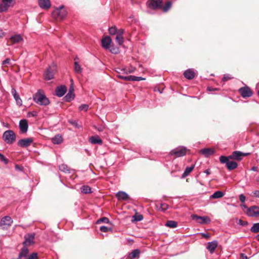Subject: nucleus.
I'll return each instance as SVG.
<instances>
[{
    "instance_id": "f257e3e1",
    "label": "nucleus",
    "mask_w": 259,
    "mask_h": 259,
    "mask_svg": "<svg viewBox=\"0 0 259 259\" xmlns=\"http://www.w3.org/2000/svg\"><path fill=\"white\" fill-rule=\"evenodd\" d=\"M33 99L36 103L41 106H47L50 103L49 99L40 90L34 95Z\"/></svg>"
},
{
    "instance_id": "f03ea898",
    "label": "nucleus",
    "mask_w": 259,
    "mask_h": 259,
    "mask_svg": "<svg viewBox=\"0 0 259 259\" xmlns=\"http://www.w3.org/2000/svg\"><path fill=\"white\" fill-rule=\"evenodd\" d=\"M3 140L8 144H13L16 139V136L12 130H7L3 135Z\"/></svg>"
},
{
    "instance_id": "7ed1b4c3",
    "label": "nucleus",
    "mask_w": 259,
    "mask_h": 259,
    "mask_svg": "<svg viewBox=\"0 0 259 259\" xmlns=\"http://www.w3.org/2000/svg\"><path fill=\"white\" fill-rule=\"evenodd\" d=\"M67 11L63 6L56 8L52 12V16L55 19H63L67 15Z\"/></svg>"
},
{
    "instance_id": "20e7f679",
    "label": "nucleus",
    "mask_w": 259,
    "mask_h": 259,
    "mask_svg": "<svg viewBox=\"0 0 259 259\" xmlns=\"http://www.w3.org/2000/svg\"><path fill=\"white\" fill-rule=\"evenodd\" d=\"M191 218L200 224H208L211 222L210 218L207 216L200 217L196 214H192Z\"/></svg>"
},
{
    "instance_id": "39448f33",
    "label": "nucleus",
    "mask_w": 259,
    "mask_h": 259,
    "mask_svg": "<svg viewBox=\"0 0 259 259\" xmlns=\"http://www.w3.org/2000/svg\"><path fill=\"white\" fill-rule=\"evenodd\" d=\"M187 149L185 147H178L171 150L170 152L171 155H175L177 157H182L186 155Z\"/></svg>"
},
{
    "instance_id": "423d86ee",
    "label": "nucleus",
    "mask_w": 259,
    "mask_h": 259,
    "mask_svg": "<svg viewBox=\"0 0 259 259\" xmlns=\"http://www.w3.org/2000/svg\"><path fill=\"white\" fill-rule=\"evenodd\" d=\"M56 70V66L55 65L53 64L49 66L45 74V79L49 80L53 78Z\"/></svg>"
},
{
    "instance_id": "0eeeda50",
    "label": "nucleus",
    "mask_w": 259,
    "mask_h": 259,
    "mask_svg": "<svg viewBox=\"0 0 259 259\" xmlns=\"http://www.w3.org/2000/svg\"><path fill=\"white\" fill-rule=\"evenodd\" d=\"M162 4V0H148L147 2V6L150 9L156 10L161 8Z\"/></svg>"
},
{
    "instance_id": "6e6552de",
    "label": "nucleus",
    "mask_w": 259,
    "mask_h": 259,
    "mask_svg": "<svg viewBox=\"0 0 259 259\" xmlns=\"http://www.w3.org/2000/svg\"><path fill=\"white\" fill-rule=\"evenodd\" d=\"M13 2L14 0H2V3H0V13L7 11L13 5Z\"/></svg>"
},
{
    "instance_id": "1a4fd4ad",
    "label": "nucleus",
    "mask_w": 259,
    "mask_h": 259,
    "mask_svg": "<svg viewBox=\"0 0 259 259\" xmlns=\"http://www.w3.org/2000/svg\"><path fill=\"white\" fill-rule=\"evenodd\" d=\"M238 92L241 96L244 98L250 97L252 95L251 90L248 87H244L240 88L238 90Z\"/></svg>"
},
{
    "instance_id": "9d476101",
    "label": "nucleus",
    "mask_w": 259,
    "mask_h": 259,
    "mask_svg": "<svg viewBox=\"0 0 259 259\" xmlns=\"http://www.w3.org/2000/svg\"><path fill=\"white\" fill-rule=\"evenodd\" d=\"M25 240L23 242V245L25 246H30L34 244V234H27L24 236Z\"/></svg>"
},
{
    "instance_id": "9b49d317",
    "label": "nucleus",
    "mask_w": 259,
    "mask_h": 259,
    "mask_svg": "<svg viewBox=\"0 0 259 259\" xmlns=\"http://www.w3.org/2000/svg\"><path fill=\"white\" fill-rule=\"evenodd\" d=\"M13 222L10 217L5 216L2 219L0 222V226L3 227V228H8L11 226Z\"/></svg>"
},
{
    "instance_id": "f8f14e48",
    "label": "nucleus",
    "mask_w": 259,
    "mask_h": 259,
    "mask_svg": "<svg viewBox=\"0 0 259 259\" xmlns=\"http://www.w3.org/2000/svg\"><path fill=\"white\" fill-rule=\"evenodd\" d=\"M247 214L251 217L259 216V207L256 206L250 207L247 209Z\"/></svg>"
},
{
    "instance_id": "ddd939ff",
    "label": "nucleus",
    "mask_w": 259,
    "mask_h": 259,
    "mask_svg": "<svg viewBox=\"0 0 259 259\" xmlns=\"http://www.w3.org/2000/svg\"><path fill=\"white\" fill-rule=\"evenodd\" d=\"M33 140L31 138H25L18 141L17 144L21 147H27L30 145Z\"/></svg>"
},
{
    "instance_id": "4468645a",
    "label": "nucleus",
    "mask_w": 259,
    "mask_h": 259,
    "mask_svg": "<svg viewBox=\"0 0 259 259\" xmlns=\"http://www.w3.org/2000/svg\"><path fill=\"white\" fill-rule=\"evenodd\" d=\"M23 41V38L20 34H16L11 36L10 37L9 41L11 45H13L16 44H19Z\"/></svg>"
},
{
    "instance_id": "2eb2a0df",
    "label": "nucleus",
    "mask_w": 259,
    "mask_h": 259,
    "mask_svg": "<svg viewBox=\"0 0 259 259\" xmlns=\"http://www.w3.org/2000/svg\"><path fill=\"white\" fill-rule=\"evenodd\" d=\"M28 125L27 120L22 119L19 122V128L21 133H26L28 130Z\"/></svg>"
},
{
    "instance_id": "dca6fc26",
    "label": "nucleus",
    "mask_w": 259,
    "mask_h": 259,
    "mask_svg": "<svg viewBox=\"0 0 259 259\" xmlns=\"http://www.w3.org/2000/svg\"><path fill=\"white\" fill-rule=\"evenodd\" d=\"M29 253V249L27 248V246H24L21 248L18 256L17 259H21L22 258H24V259H26L27 258Z\"/></svg>"
},
{
    "instance_id": "f3484780",
    "label": "nucleus",
    "mask_w": 259,
    "mask_h": 259,
    "mask_svg": "<svg viewBox=\"0 0 259 259\" xmlns=\"http://www.w3.org/2000/svg\"><path fill=\"white\" fill-rule=\"evenodd\" d=\"M116 196L119 200L127 201L130 199L128 195L123 191L118 192L116 194Z\"/></svg>"
},
{
    "instance_id": "a211bd4d",
    "label": "nucleus",
    "mask_w": 259,
    "mask_h": 259,
    "mask_svg": "<svg viewBox=\"0 0 259 259\" xmlns=\"http://www.w3.org/2000/svg\"><path fill=\"white\" fill-rule=\"evenodd\" d=\"M111 41L112 40L110 37L109 36H107L102 39V46L104 48L106 49H109Z\"/></svg>"
},
{
    "instance_id": "6ab92c4d",
    "label": "nucleus",
    "mask_w": 259,
    "mask_h": 259,
    "mask_svg": "<svg viewBox=\"0 0 259 259\" xmlns=\"http://www.w3.org/2000/svg\"><path fill=\"white\" fill-rule=\"evenodd\" d=\"M67 91V88L65 85L58 87L56 90V94L58 97L63 96Z\"/></svg>"
},
{
    "instance_id": "aec40b11",
    "label": "nucleus",
    "mask_w": 259,
    "mask_h": 259,
    "mask_svg": "<svg viewBox=\"0 0 259 259\" xmlns=\"http://www.w3.org/2000/svg\"><path fill=\"white\" fill-rule=\"evenodd\" d=\"M39 7L45 10L49 9L51 7L50 0H38Z\"/></svg>"
},
{
    "instance_id": "412c9836",
    "label": "nucleus",
    "mask_w": 259,
    "mask_h": 259,
    "mask_svg": "<svg viewBox=\"0 0 259 259\" xmlns=\"http://www.w3.org/2000/svg\"><path fill=\"white\" fill-rule=\"evenodd\" d=\"M218 241H213L208 243L206 248L209 250L210 253H213L218 246Z\"/></svg>"
},
{
    "instance_id": "4be33fe9",
    "label": "nucleus",
    "mask_w": 259,
    "mask_h": 259,
    "mask_svg": "<svg viewBox=\"0 0 259 259\" xmlns=\"http://www.w3.org/2000/svg\"><path fill=\"white\" fill-rule=\"evenodd\" d=\"M89 141L92 144H99L101 145L103 143L102 140L98 136L91 137Z\"/></svg>"
},
{
    "instance_id": "5701e85b",
    "label": "nucleus",
    "mask_w": 259,
    "mask_h": 259,
    "mask_svg": "<svg viewBox=\"0 0 259 259\" xmlns=\"http://www.w3.org/2000/svg\"><path fill=\"white\" fill-rule=\"evenodd\" d=\"M184 76L188 79H192L195 77V72L193 69H188L184 72Z\"/></svg>"
},
{
    "instance_id": "b1692460",
    "label": "nucleus",
    "mask_w": 259,
    "mask_h": 259,
    "mask_svg": "<svg viewBox=\"0 0 259 259\" xmlns=\"http://www.w3.org/2000/svg\"><path fill=\"white\" fill-rule=\"evenodd\" d=\"M246 154H247L243 153L241 152L236 151L233 152L232 154L229 157L233 159L241 160L242 156H245Z\"/></svg>"
},
{
    "instance_id": "393cba45",
    "label": "nucleus",
    "mask_w": 259,
    "mask_h": 259,
    "mask_svg": "<svg viewBox=\"0 0 259 259\" xmlns=\"http://www.w3.org/2000/svg\"><path fill=\"white\" fill-rule=\"evenodd\" d=\"M52 142L54 144H60L63 142V138L60 135H57L52 139Z\"/></svg>"
},
{
    "instance_id": "a878e982",
    "label": "nucleus",
    "mask_w": 259,
    "mask_h": 259,
    "mask_svg": "<svg viewBox=\"0 0 259 259\" xmlns=\"http://www.w3.org/2000/svg\"><path fill=\"white\" fill-rule=\"evenodd\" d=\"M194 167V164H192L190 166L187 167L182 176V178H185L187 176H188L189 175V174L193 170Z\"/></svg>"
},
{
    "instance_id": "bb28decb",
    "label": "nucleus",
    "mask_w": 259,
    "mask_h": 259,
    "mask_svg": "<svg viewBox=\"0 0 259 259\" xmlns=\"http://www.w3.org/2000/svg\"><path fill=\"white\" fill-rule=\"evenodd\" d=\"M201 153L206 157L212 155L214 153V150L210 148H204L201 150Z\"/></svg>"
},
{
    "instance_id": "cd10ccee",
    "label": "nucleus",
    "mask_w": 259,
    "mask_h": 259,
    "mask_svg": "<svg viewBox=\"0 0 259 259\" xmlns=\"http://www.w3.org/2000/svg\"><path fill=\"white\" fill-rule=\"evenodd\" d=\"M78 59L77 57H76L74 59V60L76 61ZM74 71L76 73H81L82 71V68L81 67L80 65L78 64V63L76 61L74 62Z\"/></svg>"
},
{
    "instance_id": "c85d7f7f",
    "label": "nucleus",
    "mask_w": 259,
    "mask_h": 259,
    "mask_svg": "<svg viewBox=\"0 0 259 259\" xmlns=\"http://www.w3.org/2000/svg\"><path fill=\"white\" fill-rule=\"evenodd\" d=\"M224 193L221 191H217L215 192L212 195L210 196V199H218L222 198L224 196Z\"/></svg>"
},
{
    "instance_id": "c756f323",
    "label": "nucleus",
    "mask_w": 259,
    "mask_h": 259,
    "mask_svg": "<svg viewBox=\"0 0 259 259\" xmlns=\"http://www.w3.org/2000/svg\"><path fill=\"white\" fill-rule=\"evenodd\" d=\"M226 166L229 170H231L237 168L238 166V164L235 161L229 160Z\"/></svg>"
},
{
    "instance_id": "7c9ffc66",
    "label": "nucleus",
    "mask_w": 259,
    "mask_h": 259,
    "mask_svg": "<svg viewBox=\"0 0 259 259\" xmlns=\"http://www.w3.org/2000/svg\"><path fill=\"white\" fill-rule=\"evenodd\" d=\"M165 226L170 228H175L177 227L178 223L175 221L169 220L166 222Z\"/></svg>"
},
{
    "instance_id": "2f4dec72",
    "label": "nucleus",
    "mask_w": 259,
    "mask_h": 259,
    "mask_svg": "<svg viewBox=\"0 0 259 259\" xmlns=\"http://www.w3.org/2000/svg\"><path fill=\"white\" fill-rule=\"evenodd\" d=\"M140 253V250L138 249H134L129 254V257L132 259H133L136 257H139Z\"/></svg>"
},
{
    "instance_id": "473e14b6",
    "label": "nucleus",
    "mask_w": 259,
    "mask_h": 259,
    "mask_svg": "<svg viewBox=\"0 0 259 259\" xmlns=\"http://www.w3.org/2000/svg\"><path fill=\"white\" fill-rule=\"evenodd\" d=\"M82 193L84 194L90 193L92 192L91 188L87 185H83L80 188Z\"/></svg>"
},
{
    "instance_id": "72a5a7b5",
    "label": "nucleus",
    "mask_w": 259,
    "mask_h": 259,
    "mask_svg": "<svg viewBox=\"0 0 259 259\" xmlns=\"http://www.w3.org/2000/svg\"><path fill=\"white\" fill-rule=\"evenodd\" d=\"M74 94L73 93V91H71L70 90L67 94L65 96V98L66 101H70L74 99Z\"/></svg>"
},
{
    "instance_id": "f704fd0d",
    "label": "nucleus",
    "mask_w": 259,
    "mask_h": 259,
    "mask_svg": "<svg viewBox=\"0 0 259 259\" xmlns=\"http://www.w3.org/2000/svg\"><path fill=\"white\" fill-rule=\"evenodd\" d=\"M59 168L61 171L64 172H69L70 171V168L66 164H65L60 165Z\"/></svg>"
},
{
    "instance_id": "c9c22d12",
    "label": "nucleus",
    "mask_w": 259,
    "mask_h": 259,
    "mask_svg": "<svg viewBox=\"0 0 259 259\" xmlns=\"http://www.w3.org/2000/svg\"><path fill=\"white\" fill-rule=\"evenodd\" d=\"M171 3L170 1L167 2L165 6L162 7V10L164 12H166L171 8Z\"/></svg>"
},
{
    "instance_id": "e433bc0d",
    "label": "nucleus",
    "mask_w": 259,
    "mask_h": 259,
    "mask_svg": "<svg viewBox=\"0 0 259 259\" xmlns=\"http://www.w3.org/2000/svg\"><path fill=\"white\" fill-rule=\"evenodd\" d=\"M250 231L253 233H257L259 232V223H255L253 225L250 229Z\"/></svg>"
},
{
    "instance_id": "4c0bfd02",
    "label": "nucleus",
    "mask_w": 259,
    "mask_h": 259,
    "mask_svg": "<svg viewBox=\"0 0 259 259\" xmlns=\"http://www.w3.org/2000/svg\"><path fill=\"white\" fill-rule=\"evenodd\" d=\"M115 39H116V42L119 45H122L124 42V38H123V36L120 35V34H117Z\"/></svg>"
},
{
    "instance_id": "58836bf2",
    "label": "nucleus",
    "mask_w": 259,
    "mask_h": 259,
    "mask_svg": "<svg viewBox=\"0 0 259 259\" xmlns=\"http://www.w3.org/2000/svg\"><path fill=\"white\" fill-rule=\"evenodd\" d=\"M228 157L225 156H221L220 157V160L221 163H226V165H227V163L229 161Z\"/></svg>"
},
{
    "instance_id": "ea45409f",
    "label": "nucleus",
    "mask_w": 259,
    "mask_h": 259,
    "mask_svg": "<svg viewBox=\"0 0 259 259\" xmlns=\"http://www.w3.org/2000/svg\"><path fill=\"white\" fill-rule=\"evenodd\" d=\"M168 208V205L165 203H161L160 206L159 208V210L162 212L165 211Z\"/></svg>"
},
{
    "instance_id": "a19ab883",
    "label": "nucleus",
    "mask_w": 259,
    "mask_h": 259,
    "mask_svg": "<svg viewBox=\"0 0 259 259\" xmlns=\"http://www.w3.org/2000/svg\"><path fill=\"white\" fill-rule=\"evenodd\" d=\"M13 97H14L15 100H16L17 104L18 106H21L22 105V101L21 99L20 98L19 95L18 94Z\"/></svg>"
},
{
    "instance_id": "79ce46f5",
    "label": "nucleus",
    "mask_w": 259,
    "mask_h": 259,
    "mask_svg": "<svg viewBox=\"0 0 259 259\" xmlns=\"http://www.w3.org/2000/svg\"><path fill=\"white\" fill-rule=\"evenodd\" d=\"M135 70H136V68L135 67H131L130 68H129L128 69L125 68V69H123L122 71H123L124 72V73H125L126 74H127V73H131L134 72Z\"/></svg>"
},
{
    "instance_id": "37998d69",
    "label": "nucleus",
    "mask_w": 259,
    "mask_h": 259,
    "mask_svg": "<svg viewBox=\"0 0 259 259\" xmlns=\"http://www.w3.org/2000/svg\"><path fill=\"white\" fill-rule=\"evenodd\" d=\"M133 218L135 221H141L143 219V216L141 214H135L133 217Z\"/></svg>"
},
{
    "instance_id": "c03bdc74",
    "label": "nucleus",
    "mask_w": 259,
    "mask_h": 259,
    "mask_svg": "<svg viewBox=\"0 0 259 259\" xmlns=\"http://www.w3.org/2000/svg\"><path fill=\"white\" fill-rule=\"evenodd\" d=\"M131 81H140L145 80L144 78H143L142 77H139V76H136L134 75H131Z\"/></svg>"
},
{
    "instance_id": "a18cd8bd",
    "label": "nucleus",
    "mask_w": 259,
    "mask_h": 259,
    "mask_svg": "<svg viewBox=\"0 0 259 259\" xmlns=\"http://www.w3.org/2000/svg\"><path fill=\"white\" fill-rule=\"evenodd\" d=\"M109 33L111 35H114L117 33V28L115 26L109 28Z\"/></svg>"
},
{
    "instance_id": "49530a36",
    "label": "nucleus",
    "mask_w": 259,
    "mask_h": 259,
    "mask_svg": "<svg viewBox=\"0 0 259 259\" xmlns=\"http://www.w3.org/2000/svg\"><path fill=\"white\" fill-rule=\"evenodd\" d=\"M117 77L119 78H120V79H123L124 80H131V75H129V76H124V75H120V74H118V75H117Z\"/></svg>"
},
{
    "instance_id": "de8ad7c7",
    "label": "nucleus",
    "mask_w": 259,
    "mask_h": 259,
    "mask_svg": "<svg viewBox=\"0 0 259 259\" xmlns=\"http://www.w3.org/2000/svg\"><path fill=\"white\" fill-rule=\"evenodd\" d=\"M89 109V105L87 104H82L79 107V110L80 111H87Z\"/></svg>"
},
{
    "instance_id": "09e8293b",
    "label": "nucleus",
    "mask_w": 259,
    "mask_h": 259,
    "mask_svg": "<svg viewBox=\"0 0 259 259\" xmlns=\"http://www.w3.org/2000/svg\"><path fill=\"white\" fill-rule=\"evenodd\" d=\"M109 222V219L107 218H106V217H103V218H102L100 219H99L97 223L98 224H99V223H108Z\"/></svg>"
},
{
    "instance_id": "8fccbe9b",
    "label": "nucleus",
    "mask_w": 259,
    "mask_h": 259,
    "mask_svg": "<svg viewBox=\"0 0 259 259\" xmlns=\"http://www.w3.org/2000/svg\"><path fill=\"white\" fill-rule=\"evenodd\" d=\"M1 160L3 161L5 164L8 163V160L4 156L3 154L0 153Z\"/></svg>"
},
{
    "instance_id": "3c124183",
    "label": "nucleus",
    "mask_w": 259,
    "mask_h": 259,
    "mask_svg": "<svg viewBox=\"0 0 259 259\" xmlns=\"http://www.w3.org/2000/svg\"><path fill=\"white\" fill-rule=\"evenodd\" d=\"M233 77L231 76L230 74H226L224 75V77L223 78V80L224 81H228V80H230L232 79Z\"/></svg>"
},
{
    "instance_id": "603ef678",
    "label": "nucleus",
    "mask_w": 259,
    "mask_h": 259,
    "mask_svg": "<svg viewBox=\"0 0 259 259\" xmlns=\"http://www.w3.org/2000/svg\"><path fill=\"white\" fill-rule=\"evenodd\" d=\"M37 112L35 111L30 112L28 113V117H30V116L36 117V116H37Z\"/></svg>"
},
{
    "instance_id": "864d4df0",
    "label": "nucleus",
    "mask_w": 259,
    "mask_h": 259,
    "mask_svg": "<svg viewBox=\"0 0 259 259\" xmlns=\"http://www.w3.org/2000/svg\"><path fill=\"white\" fill-rule=\"evenodd\" d=\"M109 230V228L104 226L100 227V230L103 232H107Z\"/></svg>"
},
{
    "instance_id": "5fc2aeb1",
    "label": "nucleus",
    "mask_w": 259,
    "mask_h": 259,
    "mask_svg": "<svg viewBox=\"0 0 259 259\" xmlns=\"http://www.w3.org/2000/svg\"><path fill=\"white\" fill-rule=\"evenodd\" d=\"M69 123H71L72 125L76 127V128H79V125L78 124L77 122L75 120H71L69 121Z\"/></svg>"
},
{
    "instance_id": "6e6d98bb",
    "label": "nucleus",
    "mask_w": 259,
    "mask_h": 259,
    "mask_svg": "<svg viewBox=\"0 0 259 259\" xmlns=\"http://www.w3.org/2000/svg\"><path fill=\"white\" fill-rule=\"evenodd\" d=\"M245 199L246 197L243 194H242L239 195V200L241 202L244 203L245 201Z\"/></svg>"
},
{
    "instance_id": "4d7b16f0",
    "label": "nucleus",
    "mask_w": 259,
    "mask_h": 259,
    "mask_svg": "<svg viewBox=\"0 0 259 259\" xmlns=\"http://www.w3.org/2000/svg\"><path fill=\"white\" fill-rule=\"evenodd\" d=\"M253 197L259 198V190H256L251 195Z\"/></svg>"
},
{
    "instance_id": "13d9d810",
    "label": "nucleus",
    "mask_w": 259,
    "mask_h": 259,
    "mask_svg": "<svg viewBox=\"0 0 259 259\" xmlns=\"http://www.w3.org/2000/svg\"><path fill=\"white\" fill-rule=\"evenodd\" d=\"M112 53L116 54L118 52V49L117 48H111L110 50Z\"/></svg>"
},
{
    "instance_id": "bf43d9fd",
    "label": "nucleus",
    "mask_w": 259,
    "mask_h": 259,
    "mask_svg": "<svg viewBox=\"0 0 259 259\" xmlns=\"http://www.w3.org/2000/svg\"><path fill=\"white\" fill-rule=\"evenodd\" d=\"M10 59H6V60H5L4 61H3V64L4 65V64H9L10 63Z\"/></svg>"
},
{
    "instance_id": "052dcab7",
    "label": "nucleus",
    "mask_w": 259,
    "mask_h": 259,
    "mask_svg": "<svg viewBox=\"0 0 259 259\" xmlns=\"http://www.w3.org/2000/svg\"><path fill=\"white\" fill-rule=\"evenodd\" d=\"M11 93L13 95V96H15L17 95H18L16 90L14 88H12L11 90Z\"/></svg>"
},
{
    "instance_id": "680f3d73",
    "label": "nucleus",
    "mask_w": 259,
    "mask_h": 259,
    "mask_svg": "<svg viewBox=\"0 0 259 259\" xmlns=\"http://www.w3.org/2000/svg\"><path fill=\"white\" fill-rule=\"evenodd\" d=\"M123 33H124V30L122 29H120L118 31L117 30L116 33H117V34H120V35L122 36V34H123Z\"/></svg>"
},
{
    "instance_id": "e2e57ef3",
    "label": "nucleus",
    "mask_w": 259,
    "mask_h": 259,
    "mask_svg": "<svg viewBox=\"0 0 259 259\" xmlns=\"http://www.w3.org/2000/svg\"><path fill=\"white\" fill-rule=\"evenodd\" d=\"M240 259H247V256L244 254H241Z\"/></svg>"
},
{
    "instance_id": "0e129e2a",
    "label": "nucleus",
    "mask_w": 259,
    "mask_h": 259,
    "mask_svg": "<svg viewBox=\"0 0 259 259\" xmlns=\"http://www.w3.org/2000/svg\"><path fill=\"white\" fill-rule=\"evenodd\" d=\"M218 89H212L210 87H208L207 88V90L209 91H216V90H218Z\"/></svg>"
},
{
    "instance_id": "69168bd1",
    "label": "nucleus",
    "mask_w": 259,
    "mask_h": 259,
    "mask_svg": "<svg viewBox=\"0 0 259 259\" xmlns=\"http://www.w3.org/2000/svg\"><path fill=\"white\" fill-rule=\"evenodd\" d=\"M204 172L207 175L210 174L209 169H206Z\"/></svg>"
},
{
    "instance_id": "338daca9",
    "label": "nucleus",
    "mask_w": 259,
    "mask_h": 259,
    "mask_svg": "<svg viewBox=\"0 0 259 259\" xmlns=\"http://www.w3.org/2000/svg\"><path fill=\"white\" fill-rule=\"evenodd\" d=\"M251 170L253 171H257V167L256 166H253L251 168Z\"/></svg>"
},
{
    "instance_id": "774afa93",
    "label": "nucleus",
    "mask_w": 259,
    "mask_h": 259,
    "mask_svg": "<svg viewBox=\"0 0 259 259\" xmlns=\"http://www.w3.org/2000/svg\"><path fill=\"white\" fill-rule=\"evenodd\" d=\"M15 168L16 169H19L20 170H22V168L20 167L19 165H15Z\"/></svg>"
}]
</instances>
